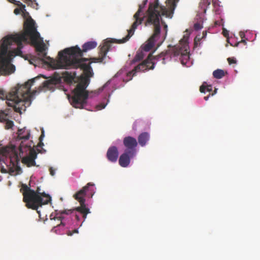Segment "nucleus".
Returning <instances> with one entry per match:
<instances>
[{
  "label": "nucleus",
  "mask_w": 260,
  "mask_h": 260,
  "mask_svg": "<svg viewBox=\"0 0 260 260\" xmlns=\"http://www.w3.org/2000/svg\"><path fill=\"white\" fill-rule=\"evenodd\" d=\"M25 8V5L17 1V14H21L24 19L23 32H17V56H21L25 60H28V55L23 54L21 49L23 47L22 43L29 44L35 47L36 51L38 52L39 58L45 64H49L53 69H63V67H59V63H57L56 61L59 62L61 58L68 55L64 52V49L59 52L58 59L55 60L47 56V53L45 51V45L43 42V39L37 31L35 21L30 16Z\"/></svg>",
  "instance_id": "nucleus-1"
},
{
  "label": "nucleus",
  "mask_w": 260,
  "mask_h": 260,
  "mask_svg": "<svg viewBox=\"0 0 260 260\" xmlns=\"http://www.w3.org/2000/svg\"><path fill=\"white\" fill-rule=\"evenodd\" d=\"M64 52L68 55L59 61V67H63L65 69L80 68L83 71L85 75L80 77L79 82L72 91V95L68 96L69 101L74 107L82 109L86 105L89 96L86 89L89 83V77L93 75L90 65L91 62L88 64L84 62L89 59L82 58L81 49L78 46L66 48Z\"/></svg>",
  "instance_id": "nucleus-2"
},
{
  "label": "nucleus",
  "mask_w": 260,
  "mask_h": 260,
  "mask_svg": "<svg viewBox=\"0 0 260 260\" xmlns=\"http://www.w3.org/2000/svg\"><path fill=\"white\" fill-rule=\"evenodd\" d=\"M76 76L74 73L72 74L67 71L63 72L60 75L59 73H54L53 77L48 80L45 81L38 88L39 90H34L30 91L31 87L34 85L35 82L38 80L40 76L28 80L23 84L17 83V113H21L23 110L21 106L24 107V110L26 107H29L37 93L47 90L54 91L56 87H58L61 82V78L68 83H72Z\"/></svg>",
  "instance_id": "nucleus-3"
},
{
  "label": "nucleus",
  "mask_w": 260,
  "mask_h": 260,
  "mask_svg": "<svg viewBox=\"0 0 260 260\" xmlns=\"http://www.w3.org/2000/svg\"><path fill=\"white\" fill-rule=\"evenodd\" d=\"M172 2L171 9L167 10L165 7H160L157 3L151 4L147 11L146 20L145 25H153L154 26V32L146 43L142 46V49L145 51H150L154 46L160 37V27L159 24V17L161 15L166 16L168 18H172L175 9L174 0Z\"/></svg>",
  "instance_id": "nucleus-4"
},
{
  "label": "nucleus",
  "mask_w": 260,
  "mask_h": 260,
  "mask_svg": "<svg viewBox=\"0 0 260 260\" xmlns=\"http://www.w3.org/2000/svg\"><path fill=\"white\" fill-rule=\"evenodd\" d=\"M147 2V0H144L143 3L139 6V9L134 14L133 18L134 22L133 23L129 29L127 30V35L121 39H114L113 41H105L102 45L100 46V51L99 56L98 57L90 58L89 59L92 62H102L105 63L109 59V57L107 55L108 52L110 50L111 43H116L118 44H122L126 42L134 34L135 30L137 27L141 24L144 20L145 15L143 13L142 10L145 7Z\"/></svg>",
  "instance_id": "nucleus-5"
},
{
  "label": "nucleus",
  "mask_w": 260,
  "mask_h": 260,
  "mask_svg": "<svg viewBox=\"0 0 260 260\" xmlns=\"http://www.w3.org/2000/svg\"><path fill=\"white\" fill-rule=\"evenodd\" d=\"M16 44V34L4 37L0 45V75H9L15 71V67L12 63L16 56V48L12 46Z\"/></svg>",
  "instance_id": "nucleus-6"
},
{
  "label": "nucleus",
  "mask_w": 260,
  "mask_h": 260,
  "mask_svg": "<svg viewBox=\"0 0 260 260\" xmlns=\"http://www.w3.org/2000/svg\"><path fill=\"white\" fill-rule=\"evenodd\" d=\"M94 184L93 183L89 182L85 186L83 187L80 190L78 191L73 195V198L80 203V206L71 210H63L61 211V214H74L77 220H80L79 215H82L85 220L87 215L90 213L89 209L86 207L85 204L86 196L89 198H92L95 193Z\"/></svg>",
  "instance_id": "nucleus-7"
},
{
  "label": "nucleus",
  "mask_w": 260,
  "mask_h": 260,
  "mask_svg": "<svg viewBox=\"0 0 260 260\" xmlns=\"http://www.w3.org/2000/svg\"><path fill=\"white\" fill-rule=\"evenodd\" d=\"M19 187L20 192L23 196V201L28 208L36 210L39 214L40 211L38 210L39 207L43 205L48 204L51 201V197L45 192H40V188H37L36 191L31 189L29 187L21 182L19 183Z\"/></svg>",
  "instance_id": "nucleus-8"
},
{
  "label": "nucleus",
  "mask_w": 260,
  "mask_h": 260,
  "mask_svg": "<svg viewBox=\"0 0 260 260\" xmlns=\"http://www.w3.org/2000/svg\"><path fill=\"white\" fill-rule=\"evenodd\" d=\"M0 141V161L4 162L8 166L10 175H16V138L15 137L5 146H2Z\"/></svg>",
  "instance_id": "nucleus-9"
},
{
  "label": "nucleus",
  "mask_w": 260,
  "mask_h": 260,
  "mask_svg": "<svg viewBox=\"0 0 260 260\" xmlns=\"http://www.w3.org/2000/svg\"><path fill=\"white\" fill-rule=\"evenodd\" d=\"M168 56L167 52H161L157 56H153L152 53H149L147 58L142 63L135 67L131 71L128 72L123 81L127 82L132 79L133 77L136 75L137 72H144L148 70H152L156 63L155 60H161L162 63L165 64V59Z\"/></svg>",
  "instance_id": "nucleus-10"
},
{
  "label": "nucleus",
  "mask_w": 260,
  "mask_h": 260,
  "mask_svg": "<svg viewBox=\"0 0 260 260\" xmlns=\"http://www.w3.org/2000/svg\"><path fill=\"white\" fill-rule=\"evenodd\" d=\"M33 146L34 145H26L22 151H19L20 157H22V163L26 165L29 167L34 166L36 164L35 159L37 157V153L33 149Z\"/></svg>",
  "instance_id": "nucleus-11"
},
{
  "label": "nucleus",
  "mask_w": 260,
  "mask_h": 260,
  "mask_svg": "<svg viewBox=\"0 0 260 260\" xmlns=\"http://www.w3.org/2000/svg\"><path fill=\"white\" fill-rule=\"evenodd\" d=\"M30 136V131L26 127L22 128L17 127V144H19L17 151H22L26 145L32 146V141L29 140Z\"/></svg>",
  "instance_id": "nucleus-12"
},
{
  "label": "nucleus",
  "mask_w": 260,
  "mask_h": 260,
  "mask_svg": "<svg viewBox=\"0 0 260 260\" xmlns=\"http://www.w3.org/2000/svg\"><path fill=\"white\" fill-rule=\"evenodd\" d=\"M183 42L182 46H175L172 48V51L174 56L181 55L180 60L182 64H185L186 61L189 59V52L188 46L185 41H180V44Z\"/></svg>",
  "instance_id": "nucleus-13"
},
{
  "label": "nucleus",
  "mask_w": 260,
  "mask_h": 260,
  "mask_svg": "<svg viewBox=\"0 0 260 260\" xmlns=\"http://www.w3.org/2000/svg\"><path fill=\"white\" fill-rule=\"evenodd\" d=\"M0 99H6L7 105L16 112V86L13 87L8 93L0 89Z\"/></svg>",
  "instance_id": "nucleus-14"
},
{
  "label": "nucleus",
  "mask_w": 260,
  "mask_h": 260,
  "mask_svg": "<svg viewBox=\"0 0 260 260\" xmlns=\"http://www.w3.org/2000/svg\"><path fill=\"white\" fill-rule=\"evenodd\" d=\"M123 143L126 148L124 151L136 154L138 142L136 138L131 136L125 137L123 139Z\"/></svg>",
  "instance_id": "nucleus-15"
},
{
  "label": "nucleus",
  "mask_w": 260,
  "mask_h": 260,
  "mask_svg": "<svg viewBox=\"0 0 260 260\" xmlns=\"http://www.w3.org/2000/svg\"><path fill=\"white\" fill-rule=\"evenodd\" d=\"M135 155L136 153L124 151V152L119 157V165L123 168L127 167L130 163L131 159L133 158L135 156Z\"/></svg>",
  "instance_id": "nucleus-16"
},
{
  "label": "nucleus",
  "mask_w": 260,
  "mask_h": 260,
  "mask_svg": "<svg viewBox=\"0 0 260 260\" xmlns=\"http://www.w3.org/2000/svg\"><path fill=\"white\" fill-rule=\"evenodd\" d=\"M118 150L116 146H111L107 150L106 156L109 161L115 162L118 157Z\"/></svg>",
  "instance_id": "nucleus-17"
},
{
  "label": "nucleus",
  "mask_w": 260,
  "mask_h": 260,
  "mask_svg": "<svg viewBox=\"0 0 260 260\" xmlns=\"http://www.w3.org/2000/svg\"><path fill=\"white\" fill-rule=\"evenodd\" d=\"M97 45V43L95 41H89L84 43L82 46V49H81L82 57L83 56V52H86L95 48Z\"/></svg>",
  "instance_id": "nucleus-18"
},
{
  "label": "nucleus",
  "mask_w": 260,
  "mask_h": 260,
  "mask_svg": "<svg viewBox=\"0 0 260 260\" xmlns=\"http://www.w3.org/2000/svg\"><path fill=\"white\" fill-rule=\"evenodd\" d=\"M149 139L150 135L148 133H142L138 136V143L141 146L143 147L146 144L147 142L149 140Z\"/></svg>",
  "instance_id": "nucleus-19"
},
{
  "label": "nucleus",
  "mask_w": 260,
  "mask_h": 260,
  "mask_svg": "<svg viewBox=\"0 0 260 260\" xmlns=\"http://www.w3.org/2000/svg\"><path fill=\"white\" fill-rule=\"evenodd\" d=\"M224 75L225 73L224 71L221 69H217L213 73V76L216 79H221L224 77Z\"/></svg>",
  "instance_id": "nucleus-20"
},
{
  "label": "nucleus",
  "mask_w": 260,
  "mask_h": 260,
  "mask_svg": "<svg viewBox=\"0 0 260 260\" xmlns=\"http://www.w3.org/2000/svg\"><path fill=\"white\" fill-rule=\"evenodd\" d=\"M161 23L164 24V30H165V35L164 36L162 37L161 39L160 40L159 42L157 43V47H159L164 41V40L166 39L167 35V31H168V26L164 22L161 21Z\"/></svg>",
  "instance_id": "nucleus-21"
},
{
  "label": "nucleus",
  "mask_w": 260,
  "mask_h": 260,
  "mask_svg": "<svg viewBox=\"0 0 260 260\" xmlns=\"http://www.w3.org/2000/svg\"><path fill=\"white\" fill-rule=\"evenodd\" d=\"M178 1H179V0H174V4H175V7H176V4ZM172 2H171V0H167V6L168 8H166L165 6H160V7H165L167 10H170L171 9V6H172ZM156 3H157L158 4H159L158 1H156L154 3L150 4L149 5H150L151 4H154ZM158 5L160 6L159 4H158Z\"/></svg>",
  "instance_id": "nucleus-22"
},
{
  "label": "nucleus",
  "mask_w": 260,
  "mask_h": 260,
  "mask_svg": "<svg viewBox=\"0 0 260 260\" xmlns=\"http://www.w3.org/2000/svg\"><path fill=\"white\" fill-rule=\"evenodd\" d=\"M212 90V86L211 85H208L207 86H205L204 85H202L200 88V91L201 92L205 93L206 91L210 92Z\"/></svg>",
  "instance_id": "nucleus-23"
},
{
  "label": "nucleus",
  "mask_w": 260,
  "mask_h": 260,
  "mask_svg": "<svg viewBox=\"0 0 260 260\" xmlns=\"http://www.w3.org/2000/svg\"><path fill=\"white\" fill-rule=\"evenodd\" d=\"M144 57V55L142 52H138L134 58L135 61H139L142 59Z\"/></svg>",
  "instance_id": "nucleus-24"
},
{
  "label": "nucleus",
  "mask_w": 260,
  "mask_h": 260,
  "mask_svg": "<svg viewBox=\"0 0 260 260\" xmlns=\"http://www.w3.org/2000/svg\"><path fill=\"white\" fill-rule=\"evenodd\" d=\"M44 137V132L42 131V134L39 138L40 142L38 144V147H41L43 145H44L43 143L42 142V140Z\"/></svg>",
  "instance_id": "nucleus-25"
},
{
  "label": "nucleus",
  "mask_w": 260,
  "mask_h": 260,
  "mask_svg": "<svg viewBox=\"0 0 260 260\" xmlns=\"http://www.w3.org/2000/svg\"><path fill=\"white\" fill-rule=\"evenodd\" d=\"M14 125V123L11 120H8L6 121L5 127L6 129L11 128Z\"/></svg>",
  "instance_id": "nucleus-26"
},
{
  "label": "nucleus",
  "mask_w": 260,
  "mask_h": 260,
  "mask_svg": "<svg viewBox=\"0 0 260 260\" xmlns=\"http://www.w3.org/2000/svg\"><path fill=\"white\" fill-rule=\"evenodd\" d=\"M106 105H107V104L101 103V104L96 105L95 108L97 110H101L105 108V107L106 106Z\"/></svg>",
  "instance_id": "nucleus-27"
},
{
  "label": "nucleus",
  "mask_w": 260,
  "mask_h": 260,
  "mask_svg": "<svg viewBox=\"0 0 260 260\" xmlns=\"http://www.w3.org/2000/svg\"><path fill=\"white\" fill-rule=\"evenodd\" d=\"M62 225L63 226L64 225V224L62 222H61V224H59L58 225H57L56 226H54L52 229V231L54 233H55L56 234H60V232H58V228L60 226V225Z\"/></svg>",
  "instance_id": "nucleus-28"
},
{
  "label": "nucleus",
  "mask_w": 260,
  "mask_h": 260,
  "mask_svg": "<svg viewBox=\"0 0 260 260\" xmlns=\"http://www.w3.org/2000/svg\"><path fill=\"white\" fill-rule=\"evenodd\" d=\"M194 28L196 30H199L203 28V25L200 23H196L194 24Z\"/></svg>",
  "instance_id": "nucleus-29"
},
{
  "label": "nucleus",
  "mask_w": 260,
  "mask_h": 260,
  "mask_svg": "<svg viewBox=\"0 0 260 260\" xmlns=\"http://www.w3.org/2000/svg\"><path fill=\"white\" fill-rule=\"evenodd\" d=\"M227 60L230 64L237 63V60L234 57H229Z\"/></svg>",
  "instance_id": "nucleus-30"
},
{
  "label": "nucleus",
  "mask_w": 260,
  "mask_h": 260,
  "mask_svg": "<svg viewBox=\"0 0 260 260\" xmlns=\"http://www.w3.org/2000/svg\"><path fill=\"white\" fill-rule=\"evenodd\" d=\"M222 34L225 37H227L229 36V31L226 29L223 28L222 31Z\"/></svg>",
  "instance_id": "nucleus-31"
},
{
  "label": "nucleus",
  "mask_w": 260,
  "mask_h": 260,
  "mask_svg": "<svg viewBox=\"0 0 260 260\" xmlns=\"http://www.w3.org/2000/svg\"><path fill=\"white\" fill-rule=\"evenodd\" d=\"M49 172L51 176H53L55 175V170L53 169V168L50 167L49 168Z\"/></svg>",
  "instance_id": "nucleus-32"
},
{
  "label": "nucleus",
  "mask_w": 260,
  "mask_h": 260,
  "mask_svg": "<svg viewBox=\"0 0 260 260\" xmlns=\"http://www.w3.org/2000/svg\"><path fill=\"white\" fill-rule=\"evenodd\" d=\"M18 157L17 156V163L18 162ZM21 172L22 171L21 168L17 165V175L20 174Z\"/></svg>",
  "instance_id": "nucleus-33"
},
{
  "label": "nucleus",
  "mask_w": 260,
  "mask_h": 260,
  "mask_svg": "<svg viewBox=\"0 0 260 260\" xmlns=\"http://www.w3.org/2000/svg\"><path fill=\"white\" fill-rule=\"evenodd\" d=\"M73 234V231H67V235L69 236H72Z\"/></svg>",
  "instance_id": "nucleus-34"
},
{
  "label": "nucleus",
  "mask_w": 260,
  "mask_h": 260,
  "mask_svg": "<svg viewBox=\"0 0 260 260\" xmlns=\"http://www.w3.org/2000/svg\"><path fill=\"white\" fill-rule=\"evenodd\" d=\"M239 35L242 39H243L245 37V34L243 32L240 31L239 33Z\"/></svg>",
  "instance_id": "nucleus-35"
},
{
  "label": "nucleus",
  "mask_w": 260,
  "mask_h": 260,
  "mask_svg": "<svg viewBox=\"0 0 260 260\" xmlns=\"http://www.w3.org/2000/svg\"><path fill=\"white\" fill-rule=\"evenodd\" d=\"M213 94H214L213 93H212V94H211V95H213ZM210 95H211V94H210V93H209V94L208 96H205V97H204V100H205V101H207V100H208V99H209V96H210Z\"/></svg>",
  "instance_id": "nucleus-36"
},
{
  "label": "nucleus",
  "mask_w": 260,
  "mask_h": 260,
  "mask_svg": "<svg viewBox=\"0 0 260 260\" xmlns=\"http://www.w3.org/2000/svg\"><path fill=\"white\" fill-rule=\"evenodd\" d=\"M10 3L16 5V0H8Z\"/></svg>",
  "instance_id": "nucleus-37"
},
{
  "label": "nucleus",
  "mask_w": 260,
  "mask_h": 260,
  "mask_svg": "<svg viewBox=\"0 0 260 260\" xmlns=\"http://www.w3.org/2000/svg\"><path fill=\"white\" fill-rule=\"evenodd\" d=\"M24 2L29 4L31 2V0H23Z\"/></svg>",
  "instance_id": "nucleus-38"
},
{
  "label": "nucleus",
  "mask_w": 260,
  "mask_h": 260,
  "mask_svg": "<svg viewBox=\"0 0 260 260\" xmlns=\"http://www.w3.org/2000/svg\"><path fill=\"white\" fill-rule=\"evenodd\" d=\"M73 234H77V233H78V229H75V230H73Z\"/></svg>",
  "instance_id": "nucleus-39"
},
{
  "label": "nucleus",
  "mask_w": 260,
  "mask_h": 260,
  "mask_svg": "<svg viewBox=\"0 0 260 260\" xmlns=\"http://www.w3.org/2000/svg\"><path fill=\"white\" fill-rule=\"evenodd\" d=\"M241 42L243 43L244 44L246 43V41L245 40H243V39L241 40ZM239 43V42L237 44L236 46H237Z\"/></svg>",
  "instance_id": "nucleus-40"
},
{
  "label": "nucleus",
  "mask_w": 260,
  "mask_h": 260,
  "mask_svg": "<svg viewBox=\"0 0 260 260\" xmlns=\"http://www.w3.org/2000/svg\"><path fill=\"white\" fill-rule=\"evenodd\" d=\"M13 12H14V13L15 14H16V12H17V11H16V8L14 9Z\"/></svg>",
  "instance_id": "nucleus-41"
},
{
  "label": "nucleus",
  "mask_w": 260,
  "mask_h": 260,
  "mask_svg": "<svg viewBox=\"0 0 260 260\" xmlns=\"http://www.w3.org/2000/svg\"><path fill=\"white\" fill-rule=\"evenodd\" d=\"M2 171L3 172H4V169L2 168Z\"/></svg>",
  "instance_id": "nucleus-42"
},
{
  "label": "nucleus",
  "mask_w": 260,
  "mask_h": 260,
  "mask_svg": "<svg viewBox=\"0 0 260 260\" xmlns=\"http://www.w3.org/2000/svg\"><path fill=\"white\" fill-rule=\"evenodd\" d=\"M194 41H195V44H196V43H197V42H196V38L195 39Z\"/></svg>",
  "instance_id": "nucleus-43"
},
{
  "label": "nucleus",
  "mask_w": 260,
  "mask_h": 260,
  "mask_svg": "<svg viewBox=\"0 0 260 260\" xmlns=\"http://www.w3.org/2000/svg\"><path fill=\"white\" fill-rule=\"evenodd\" d=\"M64 218V217H62V216H61V217H60V218H61V219H62V218Z\"/></svg>",
  "instance_id": "nucleus-44"
}]
</instances>
